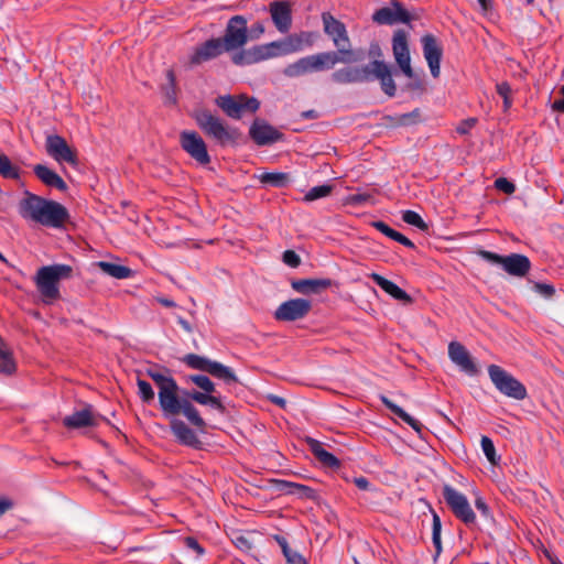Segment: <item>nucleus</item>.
I'll return each instance as SVG.
<instances>
[{
    "label": "nucleus",
    "mask_w": 564,
    "mask_h": 564,
    "mask_svg": "<svg viewBox=\"0 0 564 564\" xmlns=\"http://www.w3.org/2000/svg\"><path fill=\"white\" fill-rule=\"evenodd\" d=\"M419 116V110L415 109L414 111L412 112H409V113H403L399 117L398 119V123L401 124V126H405V124H409L410 123V120L411 118L413 117H417Z\"/></svg>",
    "instance_id": "nucleus-55"
},
{
    "label": "nucleus",
    "mask_w": 564,
    "mask_h": 564,
    "mask_svg": "<svg viewBox=\"0 0 564 564\" xmlns=\"http://www.w3.org/2000/svg\"><path fill=\"white\" fill-rule=\"evenodd\" d=\"M475 506L485 517L489 516V507L481 497L475 500Z\"/></svg>",
    "instance_id": "nucleus-57"
},
{
    "label": "nucleus",
    "mask_w": 564,
    "mask_h": 564,
    "mask_svg": "<svg viewBox=\"0 0 564 564\" xmlns=\"http://www.w3.org/2000/svg\"><path fill=\"white\" fill-rule=\"evenodd\" d=\"M182 149L198 164L206 165L210 162L207 145L204 139L196 132L184 130L180 133Z\"/></svg>",
    "instance_id": "nucleus-13"
},
{
    "label": "nucleus",
    "mask_w": 564,
    "mask_h": 564,
    "mask_svg": "<svg viewBox=\"0 0 564 564\" xmlns=\"http://www.w3.org/2000/svg\"><path fill=\"white\" fill-rule=\"evenodd\" d=\"M176 417V416H173ZM171 431L176 440L186 446L198 447L200 444L195 432L182 420L174 419L171 421Z\"/></svg>",
    "instance_id": "nucleus-27"
},
{
    "label": "nucleus",
    "mask_w": 564,
    "mask_h": 564,
    "mask_svg": "<svg viewBox=\"0 0 564 564\" xmlns=\"http://www.w3.org/2000/svg\"><path fill=\"white\" fill-rule=\"evenodd\" d=\"M369 66L370 79H378L383 93L389 97H393L397 91V86L392 78L390 66L382 61H373Z\"/></svg>",
    "instance_id": "nucleus-23"
},
{
    "label": "nucleus",
    "mask_w": 564,
    "mask_h": 564,
    "mask_svg": "<svg viewBox=\"0 0 564 564\" xmlns=\"http://www.w3.org/2000/svg\"><path fill=\"white\" fill-rule=\"evenodd\" d=\"M392 51L397 64L399 65L402 73L408 77L412 78L414 72L411 67L410 50L408 44V35L403 30H398L392 39Z\"/></svg>",
    "instance_id": "nucleus-16"
},
{
    "label": "nucleus",
    "mask_w": 564,
    "mask_h": 564,
    "mask_svg": "<svg viewBox=\"0 0 564 564\" xmlns=\"http://www.w3.org/2000/svg\"><path fill=\"white\" fill-rule=\"evenodd\" d=\"M332 284L330 279H301L291 282L292 289L301 294H316L330 288Z\"/></svg>",
    "instance_id": "nucleus-28"
},
{
    "label": "nucleus",
    "mask_w": 564,
    "mask_h": 564,
    "mask_svg": "<svg viewBox=\"0 0 564 564\" xmlns=\"http://www.w3.org/2000/svg\"><path fill=\"white\" fill-rule=\"evenodd\" d=\"M248 21L242 15H234L227 22L225 33L220 39L226 52L241 48L249 40Z\"/></svg>",
    "instance_id": "nucleus-11"
},
{
    "label": "nucleus",
    "mask_w": 564,
    "mask_h": 564,
    "mask_svg": "<svg viewBox=\"0 0 564 564\" xmlns=\"http://www.w3.org/2000/svg\"><path fill=\"white\" fill-rule=\"evenodd\" d=\"M497 94L503 99V110L508 111L512 106V89L508 82H501L496 85Z\"/></svg>",
    "instance_id": "nucleus-41"
},
{
    "label": "nucleus",
    "mask_w": 564,
    "mask_h": 564,
    "mask_svg": "<svg viewBox=\"0 0 564 564\" xmlns=\"http://www.w3.org/2000/svg\"><path fill=\"white\" fill-rule=\"evenodd\" d=\"M249 134L258 145L272 144L282 139V133L262 119L253 121Z\"/></svg>",
    "instance_id": "nucleus-21"
},
{
    "label": "nucleus",
    "mask_w": 564,
    "mask_h": 564,
    "mask_svg": "<svg viewBox=\"0 0 564 564\" xmlns=\"http://www.w3.org/2000/svg\"><path fill=\"white\" fill-rule=\"evenodd\" d=\"M249 50L248 51H241L239 53H236L232 55V62L236 65H242V64H252L253 62L249 61Z\"/></svg>",
    "instance_id": "nucleus-52"
},
{
    "label": "nucleus",
    "mask_w": 564,
    "mask_h": 564,
    "mask_svg": "<svg viewBox=\"0 0 564 564\" xmlns=\"http://www.w3.org/2000/svg\"><path fill=\"white\" fill-rule=\"evenodd\" d=\"M215 104L230 118L240 119L243 112H256L260 102L258 99L246 95H224L216 98Z\"/></svg>",
    "instance_id": "nucleus-12"
},
{
    "label": "nucleus",
    "mask_w": 564,
    "mask_h": 564,
    "mask_svg": "<svg viewBox=\"0 0 564 564\" xmlns=\"http://www.w3.org/2000/svg\"><path fill=\"white\" fill-rule=\"evenodd\" d=\"M534 292L539 293L545 299H550L554 295L555 289L552 284L535 282L533 284Z\"/></svg>",
    "instance_id": "nucleus-48"
},
{
    "label": "nucleus",
    "mask_w": 564,
    "mask_h": 564,
    "mask_svg": "<svg viewBox=\"0 0 564 564\" xmlns=\"http://www.w3.org/2000/svg\"><path fill=\"white\" fill-rule=\"evenodd\" d=\"M224 52H226V50L221 44L220 39L214 37L198 45L191 55L189 62L193 65H199L218 57Z\"/></svg>",
    "instance_id": "nucleus-22"
},
{
    "label": "nucleus",
    "mask_w": 564,
    "mask_h": 564,
    "mask_svg": "<svg viewBox=\"0 0 564 564\" xmlns=\"http://www.w3.org/2000/svg\"><path fill=\"white\" fill-rule=\"evenodd\" d=\"M96 265L107 275L118 280L129 279L133 275V271L126 265L107 261H99L96 263Z\"/></svg>",
    "instance_id": "nucleus-33"
},
{
    "label": "nucleus",
    "mask_w": 564,
    "mask_h": 564,
    "mask_svg": "<svg viewBox=\"0 0 564 564\" xmlns=\"http://www.w3.org/2000/svg\"><path fill=\"white\" fill-rule=\"evenodd\" d=\"M495 187L505 194L511 195L516 192V185L506 177H498L495 181Z\"/></svg>",
    "instance_id": "nucleus-46"
},
{
    "label": "nucleus",
    "mask_w": 564,
    "mask_h": 564,
    "mask_svg": "<svg viewBox=\"0 0 564 564\" xmlns=\"http://www.w3.org/2000/svg\"><path fill=\"white\" fill-rule=\"evenodd\" d=\"M477 121L476 118H468L460 121L456 128L457 133L467 134L476 126Z\"/></svg>",
    "instance_id": "nucleus-50"
},
{
    "label": "nucleus",
    "mask_w": 564,
    "mask_h": 564,
    "mask_svg": "<svg viewBox=\"0 0 564 564\" xmlns=\"http://www.w3.org/2000/svg\"><path fill=\"white\" fill-rule=\"evenodd\" d=\"M372 195L368 193H356L348 196L347 202L350 205L360 206L368 202H372Z\"/></svg>",
    "instance_id": "nucleus-47"
},
{
    "label": "nucleus",
    "mask_w": 564,
    "mask_h": 564,
    "mask_svg": "<svg viewBox=\"0 0 564 564\" xmlns=\"http://www.w3.org/2000/svg\"><path fill=\"white\" fill-rule=\"evenodd\" d=\"M137 386H138V394H139L140 399L142 400V402L149 404L154 401L155 393H154L152 386L148 381L138 378Z\"/></svg>",
    "instance_id": "nucleus-40"
},
{
    "label": "nucleus",
    "mask_w": 564,
    "mask_h": 564,
    "mask_svg": "<svg viewBox=\"0 0 564 564\" xmlns=\"http://www.w3.org/2000/svg\"><path fill=\"white\" fill-rule=\"evenodd\" d=\"M369 276L378 286H380L386 293L391 295L393 299L405 303L412 302L411 296L392 281L383 278L378 273H371Z\"/></svg>",
    "instance_id": "nucleus-30"
},
{
    "label": "nucleus",
    "mask_w": 564,
    "mask_h": 564,
    "mask_svg": "<svg viewBox=\"0 0 564 564\" xmlns=\"http://www.w3.org/2000/svg\"><path fill=\"white\" fill-rule=\"evenodd\" d=\"M274 539L278 542V544L280 545L282 553L286 552L288 547H290L286 539L281 535H275Z\"/></svg>",
    "instance_id": "nucleus-60"
},
{
    "label": "nucleus",
    "mask_w": 564,
    "mask_h": 564,
    "mask_svg": "<svg viewBox=\"0 0 564 564\" xmlns=\"http://www.w3.org/2000/svg\"><path fill=\"white\" fill-rule=\"evenodd\" d=\"M332 79L341 85L355 84L370 80L369 64L364 67H345L332 74Z\"/></svg>",
    "instance_id": "nucleus-24"
},
{
    "label": "nucleus",
    "mask_w": 564,
    "mask_h": 564,
    "mask_svg": "<svg viewBox=\"0 0 564 564\" xmlns=\"http://www.w3.org/2000/svg\"><path fill=\"white\" fill-rule=\"evenodd\" d=\"M283 262L291 268H297L301 264V258L295 251L286 250L283 252Z\"/></svg>",
    "instance_id": "nucleus-49"
},
{
    "label": "nucleus",
    "mask_w": 564,
    "mask_h": 564,
    "mask_svg": "<svg viewBox=\"0 0 564 564\" xmlns=\"http://www.w3.org/2000/svg\"><path fill=\"white\" fill-rule=\"evenodd\" d=\"M259 181L263 185L281 188L289 184L290 175L283 172H265L259 176Z\"/></svg>",
    "instance_id": "nucleus-35"
},
{
    "label": "nucleus",
    "mask_w": 564,
    "mask_h": 564,
    "mask_svg": "<svg viewBox=\"0 0 564 564\" xmlns=\"http://www.w3.org/2000/svg\"><path fill=\"white\" fill-rule=\"evenodd\" d=\"M402 220L411 226H414L421 230H427L426 223L422 219V217L413 210H405L402 214Z\"/></svg>",
    "instance_id": "nucleus-42"
},
{
    "label": "nucleus",
    "mask_w": 564,
    "mask_h": 564,
    "mask_svg": "<svg viewBox=\"0 0 564 564\" xmlns=\"http://www.w3.org/2000/svg\"><path fill=\"white\" fill-rule=\"evenodd\" d=\"M101 416L93 411L91 405H86L83 410L76 411L72 415L63 419V424L68 429H82L86 426H97Z\"/></svg>",
    "instance_id": "nucleus-25"
},
{
    "label": "nucleus",
    "mask_w": 564,
    "mask_h": 564,
    "mask_svg": "<svg viewBox=\"0 0 564 564\" xmlns=\"http://www.w3.org/2000/svg\"><path fill=\"white\" fill-rule=\"evenodd\" d=\"M318 112L314 109L305 110L301 112V118L304 120H313L318 118Z\"/></svg>",
    "instance_id": "nucleus-59"
},
{
    "label": "nucleus",
    "mask_w": 564,
    "mask_h": 564,
    "mask_svg": "<svg viewBox=\"0 0 564 564\" xmlns=\"http://www.w3.org/2000/svg\"><path fill=\"white\" fill-rule=\"evenodd\" d=\"M441 530H442L441 519L436 513H433L432 540H433V544H434L436 554H440L442 551Z\"/></svg>",
    "instance_id": "nucleus-44"
},
{
    "label": "nucleus",
    "mask_w": 564,
    "mask_h": 564,
    "mask_svg": "<svg viewBox=\"0 0 564 564\" xmlns=\"http://www.w3.org/2000/svg\"><path fill=\"white\" fill-rule=\"evenodd\" d=\"M193 119L198 128L220 145L235 144L239 138V131L227 126L219 117L209 110L200 108L193 112Z\"/></svg>",
    "instance_id": "nucleus-5"
},
{
    "label": "nucleus",
    "mask_w": 564,
    "mask_h": 564,
    "mask_svg": "<svg viewBox=\"0 0 564 564\" xmlns=\"http://www.w3.org/2000/svg\"><path fill=\"white\" fill-rule=\"evenodd\" d=\"M322 22L324 32L332 39L334 46L337 48L336 52L347 57V59L358 62L360 57L350 48V40L345 24L329 12L322 13Z\"/></svg>",
    "instance_id": "nucleus-6"
},
{
    "label": "nucleus",
    "mask_w": 564,
    "mask_h": 564,
    "mask_svg": "<svg viewBox=\"0 0 564 564\" xmlns=\"http://www.w3.org/2000/svg\"><path fill=\"white\" fill-rule=\"evenodd\" d=\"M73 268L68 264H52L41 267L35 275V284L45 304H52L59 299L58 282L69 279Z\"/></svg>",
    "instance_id": "nucleus-4"
},
{
    "label": "nucleus",
    "mask_w": 564,
    "mask_h": 564,
    "mask_svg": "<svg viewBox=\"0 0 564 564\" xmlns=\"http://www.w3.org/2000/svg\"><path fill=\"white\" fill-rule=\"evenodd\" d=\"M421 43L423 46V55L427 62L431 74L434 78H437L441 74L442 45L432 34L423 35Z\"/></svg>",
    "instance_id": "nucleus-18"
},
{
    "label": "nucleus",
    "mask_w": 564,
    "mask_h": 564,
    "mask_svg": "<svg viewBox=\"0 0 564 564\" xmlns=\"http://www.w3.org/2000/svg\"><path fill=\"white\" fill-rule=\"evenodd\" d=\"M372 20L379 24L392 25L409 23L411 15L399 2H394L391 8L383 7L377 10L372 15Z\"/></svg>",
    "instance_id": "nucleus-20"
},
{
    "label": "nucleus",
    "mask_w": 564,
    "mask_h": 564,
    "mask_svg": "<svg viewBox=\"0 0 564 564\" xmlns=\"http://www.w3.org/2000/svg\"><path fill=\"white\" fill-rule=\"evenodd\" d=\"M448 357L464 373L475 377L479 369L466 347L458 341L448 344Z\"/></svg>",
    "instance_id": "nucleus-17"
},
{
    "label": "nucleus",
    "mask_w": 564,
    "mask_h": 564,
    "mask_svg": "<svg viewBox=\"0 0 564 564\" xmlns=\"http://www.w3.org/2000/svg\"><path fill=\"white\" fill-rule=\"evenodd\" d=\"M313 37L314 35L311 32H301L291 34L282 41L253 46L249 50V61L258 63L271 57L302 51L305 46L312 45Z\"/></svg>",
    "instance_id": "nucleus-3"
},
{
    "label": "nucleus",
    "mask_w": 564,
    "mask_h": 564,
    "mask_svg": "<svg viewBox=\"0 0 564 564\" xmlns=\"http://www.w3.org/2000/svg\"><path fill=\"white\" fill-rule=\"evenodd\" d=\"M354 484L360 489V490H369L371 489L370 482L366 477H356L354 479Z\"/></svg>",
    "instance_id": "nucleus-56"
},
{
    "label": "nucleus",
    "mask_w": 564,
    "mask_h": 564,
    "mask_svg": "<svg viewBox=\"0 0 564 564\" xmlns=\"http://www.w3.org/2000/svg\"><path fill=\"white\" fill-rule=\"evenodd\" d=\"M308 58L312 72L329 69L337 63H354L351 59H347V57L343 56L337 52H323L315 55H310Z\"/></svg>",
    "instance_id": "nucleus-26"
},
{
    "label": "nucleus",
    "mask_w": 564,
    "mask_h": 564,
    "mask_svg": "<svg viewBox=\"0 0 564 564\" xmlns=\"http://www.w3.org/2000/svg\"><path fill=\"white\" fill-rule=\"evenodd\" d=\"M13 507L12 500L8 498L0 499V518Z\"/></svg>",
    "instance_id": "nucleus-58"
},
{
    "label": "nucleus",
    "mask_w": 564,
    "mask_h": 564,
    "mask_svg": "<svg viewBox=\"0 0 564 564\" xmlns=\"http://www.w3.org/2000/svg\"><path fill=\"white\" fill-rule=\"evenodd\" d=\"M0 176L10 180H18L20 177V169L2 152H0Z\"/></svg>",
    "instance_id": "nucleus-37"
},
{
    "label": "nucleus",
    "mask_w": 564,
    "mask_h": 564,
    "mask_svg": "<svg viewBox=\"0 0 564 564\" xmlns=\"http://www.w3.org/2000/svg\"><path fill=\"white\" fill-rule=\"evenodd\" d=\"M488 375L491 382L500 393L516 400H523L527 398L528 392L525 387L500 366H488Z\"/></svg>",
    "instance_id": "nucleus-8"
},
{
    "label": "nucleus",
    "mask_w": 564,
    "mask_h": 564,
    "mask_svg": "<svg viewBox=\"0 0 564 564\" xmlns=\"http://www.w3.org/2000/svg\"><path fill=\"white\" fill-rule=\"evenodd\" d=\"M306 442L311 452L325 467L335 469L340 467L339 459L332 453L327 452L319 441L308 437Z\"/></svg>",
    "instance_id": "nucleus-31"
},
{
    "label": "nucleus",
    "mask_w": 564,
    "mask_h": 564,
    "mask_svg": "<svg viewBox=\"0 0 564 564\" xmlns=\"http://www.w3.org/2000/svg\"><path fill=\"white\" fill-rule=\"evenodd\" d=\"M306 73H312L311 63L308 56L302 57L299 61L289 64L284 70L283 74L286 77H300Z\"/></svg>",
    "instance_id": "nucleus-36"
},
{
    "label": "nucleus",
    "mask_w": 564,
    "mask_h": 564,
    "mask_svg": "<svg viewBox=\"0 0 564 564\" xmlns=\"http://www.w3.org/2000/svg\"><path fill=\"white\" fill-rule=\"evenodd\" d=\"M479 256L492 264L501 265L502 269L512 276L523 278L531 269L529 258L521 253L500 256L491 251L480 250Z\"/></svg>",
    "instance_id": "nucleus-9"
},
{
    "label": "nucleus",
    "mask_w": 564,
    "mask_h": 564,
    "mask_svg": "<svg viewBox=\"0 0 564 564\" xmlns=\"http://www.w3.org/2000/svg\"><path fill=\"white\" fill-rule=\"evenodd\" d=\"M552 109L554 111L564 112V98H563V96L560 99H556L553 102Z\"/></svg>",
    "instance_id": "nucleus-61"
},
{
    "label": "nucleus",
    "mask_w": 564,
    "mask_h": 564,
    "mask_svg": "<svg viewBox=\"0 0 564 564\" xmlns=\"http://www.w3.org/2000/svg\"><path fill=\"white\" fill-rule=\"evenodd\" d=\"M288 564H307V563L301 554H297V555H293L292 558H289Z\"/></svg>",
    "instance_id": "nucleus-62"
},
{
    "label": "nucleus",
    "mask_w": 564,
    "mask_h": 564,
    "mask_svg": "<svg viewBox=\"0 0 564 564\" xmlns=\"http://www.w3.org/2000/svg\"><path fill=\"white\" fill-rule=\"evenodd\" d=\"M158 301L165 307H174L176 305L174 301L165 297L158 299Z\"/></svg>",
    "instance_id": "nucleus-64"
},
{
    "label": "nucleus",
    "mask_w": 564,
    "mask_h": 564,
    "mask_svg": "<svg viewBox=\"0 0 564 564\" xmlns=\"http://www.w3.org/2000/svg\"><path fill=\"white\" fill-rule=\"evenodd\" d=\"M480 443H481L482 452H484L485 456L487 457V459L491 464L496 465L499 460V457H497V455H496V449H495V445H494L492 441L488 436H482Z\"/></svg>",
    "instance_id": "nucleus-43"
},
{
    "label": "nucleus",
    "mask_w": 564,
    "mask_h": 564,
    "mask_svg": "<svg viewBox=\"0 0 564 564\" xmlns=\"http://www.w3.org/2000/svg\"><path fill=\"white\" fill-rule=\"evenodd\" d=\"M181 360L188 368L206 372L217 379L225 381L226 383H236L238 381V378L231 368L218 361L210 360L205 356L187 354Z\"/></svg>",
    "instance_id": "nucleus-7"
},
{
    "label": "nucleus",
    "mask_w": 564,
    "mask_h": 564,
    "mask_svg": "<svg viewBox=\"0 0 564 564\" xmlns=\"http://www.w3.org/2000/svg\"><path fill=\"white\" fill-rule=\"evenodd\" d=\"M177 322L184 330H186L188 333L192 332V326L186 319H184L183 317H178Z\"/></svg>",
    "instance_id": "nucleus-63"
},
{
    "label": "nucleus",
    "mask_w": 564,
    "mask_h": 564,
    "mask_svg": "<svg viewBox=\"0 0 564 564\" xmlns=\"http://www.w3.org/2000/svg\"><path fill=\"white\" fill-rule=\"evenodd\" d=\"M272 22L280 33H288L292 26V8L289 1H272L269 3Z\"/></svg>",
    "instance_id": "nucleus-19"
},
{
    "label": "nucleus",
    "mask_w": 564,
    "mask_h": 564,
    "mask_svg": "<svg viewBox=\"0 0 564 564\" xmlns=\"http://www.w3.org/2000/svg\"><path fill=\"white\" fill-rule=\"evenodd\" d=\"M381 402L400 420H402L405 424L411 426L415 432L421 433L423 430V424L406 413L401 406L393 403L386 395L380 397Z\"/></svg>",
    "instance_id": "nucleus-32"
},
{
    "label": "nucleus",
    "mask_w": 564,
    "mask_h": 564,
    "mask_svg": "<svg viewBox=\"0 0 564 564\" xmlns=\"http://www.w3.org/2000/svg\"><path fill=\"white\" fill-rule=\"evenodd\" d=\"M166 85L164 86V96L169 104H175L176 102V78L175 74L172 69L166 70Z\"/></svg>",
    "instance_id": "nucleus-39"
},
{
    "label": "nucleus",
    "mask_w": 564,
    "mask_h": 564,
    "mask_svg": "<svg viewBox=\"0 0 564 564\" xmlns=\"http://www.w3.org/2000/svg\"><path fill=\"white\" fill-rule=\"evenodd\" d=\"M312 310V302L306 299H292L281 303L273 316L279 322H295L307 316Z\"/></svg>",
    "instance_id": "nucleus-14"
},
{
    "label": "nucleus",
    "mask_w": 564,
    "mask_h": 564,
    "mask_svg": "<svg viewBox=\"0 0 564 564\" xmlns=\"http://www.w3.org/2000/svg\"><path fill=\"white\" fill-rule=\"evenodd\" d=\"M33 172L36 177L46 186L55 187L62 192L67 189V185L64 180L46 165L36 164L33 167Z\"/></svg>",
    "instance_id": "nucleus-29"
},
{
    "label": "nucleus",
    "mask_w": 564,
    "mask_h": 564,
    "mask_svg": "<svg viewBox=\"0 0 564 564\" xmlns=\"http://www.w3.org/2000/svg\"><path fill=\"white\" fill-rule=\"evenodd\" d=\"M291 495H296L300 498L314 499L315 496H316V492L311 487H307L305 485H301V484L294 482V486H293V489L291 491Z\"/></svg>",
    "instance_id": "nucleus-45"
},
{
    "label": "nucleus",
    "mask_w": 564,
    "mask_h": 564,
    "mask_svg": "<svg viewBox=\"0 0 564 564\" xmlns=\"http://www.w3.org/2000/svg\"><path fill=\"white\" fill-rule=\"evenodd\" d=\"M184 542L187 547L194 550L198 555L204 554V549L199 545L196 539L187 536Z\"/></svg>",
    "instance_id": "nucleus-53"
},
{
    "label": "nucleus",
    "mask_w": 564,
    "mask_h": 564,
    "mask_svg": "<svg viewBox=\"0 0 564 564\" xmlns=\"http://www.w3.org/2000/svg\"><path fill=\"white\" fill-rule=\"evenodd\" d=\"M272 484L274 485L276 490H279L281 492H284V494H288V495H291V491H292L293 486H294V482L288 481V480H283V479H273Z\"/></svg>",
    "instance_id": "nucleus-51"
},
{
    "label": "nucleus",
    "mask_w": 564,
    "mask_h": 564,
    "mask_svg": "<svg viewBox=\"0 0 564 564\" xmlns=\"http://www.w3.org/2000/svg\"><path fill=\"white\" fill-rule=\"evenodd\" d=\"M46 153L56 162H67L72 165H77L76 151L68 145L66 140L58 134H50L45 140Z\"/></svg>",
    "instance_id": "nucleus-15"
},
{
    "label": "nucleus",
    "mask_w": 564,
    "mask_h": 564,
    "mask_svg": "<svg viewBox=\"0 0 564 564\" xmlns=\"http://www.w3.org/2000/svg\"><path fill=\"white\" fill-rule=\"evenodd\" d=\"M443 498L454 516L466 525L475 524L476 514L473 511L467 497L451 485L445 484L442 488Z\"/></svg>",
    "instance_id": "nucleus-10"
},
{
    "label": "nucleus",
    "mask_w": 564,
    "mask_h": 564,
    "mask_svg": "<svg viewBox=\"0 0 564 564\" xmlns=\"http://www.w3.org/2000/svg\"><path fill=\"white\" fill-rule=\"evenodd\" d=\"M18 213L24 220L50 228H61L69 218L67 208L61 203L28 191L18 204Z\"/></svg>",
    "instance_id": "nucleus-2"
},
{
    "label": "nucleus",
    "mask_w": 564,
    "mask_h": 564,
    "mask_svg": "<svg viewBox=\"0 0 564 564\" xmlns=\"http://www.w3.org/2000/svg\"><path fill=\"white\" fill-rule=\"evenodd\" d=\"M145 375L154 382L158 389L160 409L165 417L183 415L197 430L204 432L206 422L194 405L209 406L224 414L226 406L220 397L215 395V383L206 375H188L185 382L194 383L200 390L180 389L171 370L158 366L148 368Z\"/></svg>",
    "instance_id": "nucleus-1"
},
{
    "label": "nucleus",
    "mask_w": 564,
    "mask_h": 564,
    "mask_svg": "<svg viewBox=\"0 0 564 564\" xmlns=\"http://www.w3.org/2000/svg\"><path fill=\"white\" fill-rule=\"evenodd\" d=\"M264 33V25L261 22H257L251 26L249 36L251 39H259Z\"/></svg>",
    "instance_id": "nucleus-54"
},
{
    "label": "nucleus",
    "mask_w": 564,
    "mask_h": 564,
    "mask_svg": "<svg viewBox=\"0 0 564 564\" xmlns=\"http://www.w3.org/2000/svg\"><path fill=\"white\" fill-rule=\"evenodd\" d=\"M372 226L377 230H379L380 232L386 235L387 237L391 238L394 241H398L399 243H401L408 248L413 249L415 247L414 243L408 237H405L401 232L392 229L390 226H388L386 223H383L381 220L373 221Z\"/></svg>",
    "instance_id": "nucleus-34"
},
{
    "label": "nucleus",
    "mask_w": 564,
    "mask_h": 564,
    "mask_svg": "<svg viewBox=\"0 0 564 564\" xmlns=\"http://www.w3.org/2000/svg\"><path fill=\"white\" fill-rule=\"evenodd\" d=\"M333 192V186L329 184H323L310 188L303 197L305 203H311L319 198L327 197Z\"/></svg>",
    "instance_id": "nucleus-38"
}]
</instances>
